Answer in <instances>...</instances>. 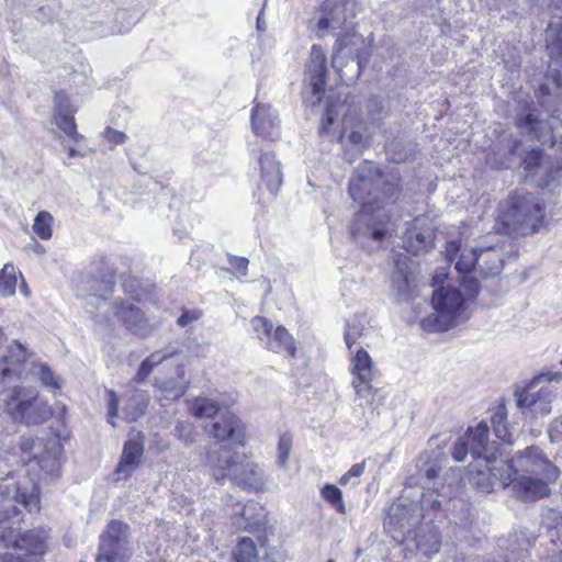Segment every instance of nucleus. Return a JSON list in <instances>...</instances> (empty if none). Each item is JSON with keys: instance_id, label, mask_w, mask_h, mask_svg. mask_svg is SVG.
Returning a JSON list of instances; mask_svg holds the SVG:
<instances>
[{"instance_id": "f8f14e48", "label": "nucleus", "mask_w": 562, "mask_h": 562, "mask_svg": "<svg viewBox=\"0 0 562 562\" xmlns=\"http://www.w3.org/2000/svg\"><path fill=\"white\" fill-rule=\"evenodd\" d=\"M424 508L420 501L411 499L409 496L401 495L394 502L385 519V528L397 541H409L411 536L422 524Z\"/></svg>"}, {"instance_id": "1a4fd4ad", "label": "nucleus", "mask_w": 562, "mask_h": 562, "mask_svg": "<svg viewBox=\"0 0 562 562\" xmlns=\"http://www.w3.org/2000/svg\"><path fill=\"white\" fill-rule=\"evenodd\" d=\"M488 426L486 422H480L475 428H469L453 445L451 456L454 461L463 462L470 453L472 458L484 463V468L493 477H497L501 469L492 467L496 462V447L488 442Z\"/></svg>"}, {"instance_id": "3c124183", "label": "nucleus", "mask_w": 562, "mask_h": 562, "mask_svg": "<svg viewBox=\"0 0 562 562\" xmlns=\"http://www.w3.org/2000/svg\"><path fill=\"white\" fill-rule=\"evenodd\" d=\"M175 435L184 443H192L196 437L195 427L189 422H179L175 428Z\"/></svg>"}, {"instance_id": "c756f323", "label": "nucleus", "mask_w": 562, "mask_h": 562, "mask_svg": "<svg viewBox=\"0 0 562 562\" xmlns=\"http://www.w3.org/2000/svg\"><path fill=\"white\" fill-rule=\"evenodd\" d=\"M265 346L269 351L283 355L285 358L295 357L296 348L294 338L283 326H278L272 330Z\"/></svg>"}, {"instance_id": "5701e85b", "label": "nucleus", "mask_w": 562, "mask_h": 562, "mask_svg": "<svg viewBox=\"0 0 562 562\" xmlns=\"http://www.w3.org/2000/svg\"><path fill=\"white\" fill-rule=\"evenodd\" d=\"M211 434L218 442L240 445L243 442V429L240 420L232 412L221 413L218 420L213 423Z\"/></svg>"}, {"instance_id": "f03ea898", "label": "nucleus", "mask_w": 562, "mask_h": 562, "mask_svg": "<svg viewBox=\"0 0 562 562\" xmlns=\"http://www.w3.org/2000/svg\"><path fill=\"white\" fill-rule=\"evenodd\" d=\"M40 502V494H13L12 497L3 499L0 508V547H12L26 553L0 554V562H40L38 557L46 550L47 531L34 529L21 533L18 527L22 520L18 506L29 513H37Z\"/></svg>"}, {"instance_id": "473e14b6", "label": "nucleus", "mask_w": 562, "mask_h": 562, "mask_svg": "<svg viewBox=\"0 0 562 562\" xmlns=\"http://www.w3.org/2000/svg\"><path fill=\"white\" fill-rule=\"evenodd\" d=\"M235 516H240L246 522L248 529H260L267 525V512L258 503L248 502L237 504L233 510Z\"/></svg>"}, {"instance_id": "c9c22d12", "label": "nucleus", "mask_w": 562, "mask_h": 562, "mask_svg": "<svg viewBox=\"0 0 562 562\" xmlns=\"http://www.w3.org/2000/svg\"><path fill=\"white\" fill-rule=\"evenodd\" d=\"M479 269L481 272L488 276L498 274L504 266L503 251L497 247H490L487 249H480Z\"/></svg>"}, {"instance_id": "c03bdc74", "label": "nucleus", "mask_w": 562, "mask_h": 562, "mask_svg": "<svg viewBox=\"0 0 562 562\" xmlns=\"http://www.w3.org/2000/svg\"><path fill=\"white\" fill-rule=\"evenodd\" d=\"M480 255L477 249H464L456 262V269L462 274L471 273L475 266H479Z\"/></svg>"}, {"instance_id": "6e6d98bb", "label": "nucleus", "mask_w": 562, "mask_h": 562, "mask_svg": "<svg viewBox=\"0 0 562 562\" xmlns=\"http://www.w3.org/2000/svg\"><path fill=\"white\" fill-rule=\"evenodd\" d=\"M228 261L238 273L246 276L249 263L247 258L228 255Z\"/></svg>"}, {"instance_id": "ea45409f", "label": "nucleus", "mask_w": 562, "mask_h": 562, "mask_svg": "<svg viewBox=\"0 0 562 562\" xmlns=\"http://www.w3.org/2000/svg\"><path fill=\"white\" fill-rule=\"evenodd\" d=\"M74 112V109H69L67 105L64 114L55 115V122L58 128L63 131L66 136L71 138L75 143H78L82 136L76 131V124L72 116Z\"/></svg>"}, {"instance_id": "a18cd8bd", "label": "nucleus", "mask_w": 562, "mask_h": 562, "mask_svg": "<svg viewBox=\"0 0 562 562\" xmlns=\"http://www.w3.org/2000/svg\"><path fill=\"white\" fill-rule=\"evenodd\" d=\"M236 562H257L255 542L250 538H241L234 552Z\"/></svg>"}, {"instance_id": "2eb2a0df", "label": "nucleus", "mask_w": 562, "mask_h": 562, "mask_svg": "<svg viewBox=\"0 0 562 562\" xmlns=\"http://www.w3.org/2000/svg\"><path fill=\"white\" fill-rule=\"evenodd\" d=\"M130 557L128 525L120 520H111L100 535L95 562H127Z\"/></svg>"}, {"instance_id": "052dcab7", "label": "nucleus", "mask_w": 562, "mask_h": 562, "mask_svg": "<svg viewBox=\"0 0 562 562\" xmlns=\"http://www.w3.org/2000/svg\"><path fill=\"white\" fill-rule=\"evenodd\" d=\"M201 313L199 311H186L178 318L177 323L180 327H186L194 321L199 319Z\"/></svg>"}, {"instance_id": "e2e57ef3", "label": "nucleus", "mask_w": 562, "mask_h": 562, "mask_svg": "<svg viewBox=\"0 0 562 562\" xmlns=\"http://www.w3.org/2000/svg\"><path fill=\"white\" fill-rule=\"evenodd\" d=\"M562 434V423H555L551 429H550V438H551V441H558L559 438H558V435L557 434Z\"/></svg>"}, {"instance_id": "a878e982", "label": "nucleus", "mask_w": 562, "mask_h": 562, "mask_svg": "<svg viewBox=\"0 0 562 562\" xmlns=\"http://www.w3.org/2000/svg\"><path fill=\"white\" fill-rule=\"evenodd\" d=\"M373 381L351 383L355 391V402L362 408V414L369 409L373 412L384 402V394L381 389L372 384Z\"/></svg>"}, {"instance_id": "680f3d73", "label": "nucleus", "mask_w": 562, "mask_h": 562, "mask_svg": "<svg viewBox=\"0 0 562 562\" xmlns=\"http://www.w3.org/2000/svg\"><path fill=\"white\" fill-rule=\"evenodd\" d=\"M325 501L336 508L339 513H345V505L342 502V494H323Z\"/></svg>"}, {"instance_id": "7c9ffc66", "label": "nucleus", "mask_w": 562, "mask_h": 562, "mask_svg": "<svg viewBox=\"0 0 562 562\" xmlns=\"http://www.w3.org/2000/svg\"><path fill=\"white\" fill-rule=\"evenodd\" d=\"M417 529L418 531L411 536V540L415 542L417 550L427 557L437 553L440 548V538L437 529L428 524L419 525Z\"/></svg>"}, {"instance_id": "4d7b16f0", "label": "nucleus", "mask_w": 562, "mask_h": 562, "mask_svg": "<svg viewBox=\"0 0 562 562\" xmlns=\"http://www.w3.org/2000/svg\"><path fill=\"white\" fill-rule=\"evenodd\" d=\"M67 105L69 106V109H72L69 103L67 94L64 92H57L55 94V110H56L55 115L64 114L65 109H67Z\"/></svg>"}, {"instance_id": "774afa93", "label": "nucleus", "mask_w": 562, "mask_h": 562, "mask_svg": "<svg viewBox=\"0 0 562 562\" xmlns=\"http://www.w3.org/2000/svg\"><path fill=\"white\" fill-rule=\"evenodd\" d=\"M262 12L259 13L258 18H257V27L259 30H263L265 29V22L262 21Z\"/></svg>"}, {"instance_id": "412c9836", "label": "nucleus", "mask_w": 562, "mask_h": 562, "mask_svg": "<svg viewBox=\"0 0 562 562\" xmlns=\"http://www.w3.org/2000/svg\"><path fill=\"white\" fill-rule=\"evenodd\" d=\"M416 286V277L408 267L407 256L401 254L395 256L392 288L396 295L401 300L408 301L415 296Z\"/></svg>"}, {"instance_id": "f3484780", "label": "nucleus", "mask_w": 562, "mask_h": 562, "mask_svg": "<svg viewBox=\"0 0 562 562\" xmlns=\"http://www.w3.org/2000/svg\"><path fill=\"white\" fill-rule=\"evenodd\" d=\"M112 317L97 315L98 324L111 327L117 322L130 333L139 337H147L154 331V326L149 324L144 313L134 304L123 301H115L112 306Z\"/></svg>"}, {"instance_id": "ddd939ff", "label": "nucleus", "mask_w": 562, "mask_h": 562, "mask_svg": "<svg viewBox=\"0 0 562 562\" xmlns=\"http://www.w3.org/2000/svg\"><path fill=\"white\" fill-rule=\"evenodd\" d=\"M355 217L350 234L352 239L368 251L380 249L382 241L390 234V218L384 212L370 213L369 205Z\"/></svg>"}, {"instance_id": "de8ad7c7", "label": "nucleus", "mask_w": 562, "mask_h": 562, "mask_svg": "<svg viewBox=\"0 0 562 562\" xmlns=\"http://www.w3.org/2000/svg\"><path fill=\"white\" fill-rule=\"evenodd\" d=\"M367 461L363 460L355 463L345 474L339 479V484L344 487L356 488L360 482V477L364 473Z\"/></svg>"}, {"instance_id": "6e6552de", "label": "nucleus", "mask_w": 562, "mask_h": 562, "mask_svg": "<svg viewBox=\"0 0 562 562\" xmlns=\"http://www.w3.org/2000/svg\"><path fill=\"white\" fill-rule=\"evenodd\" d=\"M2 409L14 422L25 425H40L52 415L50 406L40 398L35 390L14 386L7 391Z\"/></svg>"}, {"instance_id": "5fc2aeb1", "label": "nucleus", "mask_w": 562, "mask_h": 562, "mask_svg": "<svg viewBox=\"0 0 562 562\" xmlns=\"http://www.w3.org/2000/svg\"><path fill=\"white\" fill-rule=\"evenodd\" d=\"M105 139L113 145L124 144L127 139L125 133L108 127L104 132Z\"/></svg>"}, {"instance_id": "bb28decb", "label": "nucleus", "mask_w": 562, "mask_h": 562, "mask_svg": "<svg viewBox=\"0 0 562 562\" xmlns=\"http://www.w3.org/2000/svg\"><path fill=\"white\" fill-rule=\"evenodd\" d=\"M143 456V445L137 440L125 442L121 461L114 472L115 481L127 479L138 467Z\"/></svg>"}, {"instance_id": "338daca9", "label": "nucleus", "mask_w": 562, "mask_h": 562, "mask_svg": "<svg viewBox=\"0 0 562 562\" xmlns=\"http://www.w3.org/2000/svg\"><path fill=\"white\" fill-rule=\"evenodd\" d=\"M321 492L334 493V492H341V491L336 485H334V484H325L323 486V488L321 490Z\"/></svg>"}, {"instance_id": "58836bf2", "label": "nucleus", "mask_w": 562, "mask_h": 562, "mask_svg": "<svg viewBox=\"0 0 562 562\" xmlns=\"http://www.w3.org/2000/svg\"><path fill=\"white\" fill-rule=\"evenodd\" d=\"M505 417L506 414L504 408H498L497 412L492 417L493 429L495 436L498 439L503 440L508 445H513L515 442V434L508 427L507 423L505 422Z\"/></svg>"}, {"instance_id": "4c0bfd02", "label": "nucleus", "mask_w": 562, "mask_h": 562, "mask_svg": "<svg viewBox=\"0 0 562 562\" xmlns=\"http://www.w3.org/2000/svg\"><path fill=\"white\" fill-rule=\"evenodd\" d=\"M191 414L198 418H210L221 413L220 404L212 398L199 396L190 403Z\"/></svg>"}, {"instance_id": "dca6fc26", "label": "nucleus", "mask_w": 562, "mask_h": 562, "mask_svg": "<svg viewBox=\"0 0 562 562\" xmlns=\"http://www.w3.org/2000/svg\"><path fill=\"white\" fill-rule=\"evenodd\" d=\"M560 373L541 374L535 378L531 383L519 394L517 404L524 414L533 417L543 416L550 413L551 403L555 397L550 382L560 378Z\"/></svg>"}, {"instance_id": "f704fd0d", "label": "nucleus", "mask_w": 562, "mask_h": 562, "mask_svg": "<svg viewBox=\"0 0 562 562\" xmlns=\"http://www.w3.org/2000/svg\"><path fill=\"white\" fill-rule=\"evenodd\" d=\"M89 290L91 293L87 297L86 306H99L100 302H103L114 291L115 282L113 278L105 277L102 279L90 278L88 280Z\"/></svg>"}, {"instance_id": "f257e3e1", "label": "nucleus", "mask_w": 562, "mask_h": 562, "mask_svg": "<svg viewBox=\"0 0 562 562\" xmlns=\"http://www.w3.org/2000/svg\"><path fill=\"white\" fill-rule=\"evenodd\" d=\"M358 0H326L317 21V35L324 37L329 32L345 30L334 48L331 66L340 80L347 85L356 81L369 58V46L364 38L351 32V20L357 15Z\"/></svg>"}, {"instance_id": "6ab92c4d", "label": "nucleus", "mask_w": 562, "mask_h": 562, "mask_svg": "<svg viewBox=\"0 0 562 562\" xmlns=\"http://www.w3.org/2000/svg\"><path fill=\"white\" fill-rule=\"evenodd\" d=\"M513 100L515 125L522 134L530 135L537 140H542L550 134L551 127L547 122L539 120L535 102L529 94L518 93Z\"/></svg>"}, {"instance_id": "69168bd1", "label": "nucleus", "mask_w": 562, "mask_h": 562, "mask_svg": "<svg viewBox=\"0 0 562 562\" xmlns=\"http://www.w3.org/2000/svg\"><path fill=\"white\" fill-rule=\"evenodd\" d=\"M33 251L37 255H43L45 254V248L38 241L33 240Z\"/></svg>"}, {"instance_id": "0eeeda50", "label": "nucleus", "mask_w": 562, "mask_h": 562, "mask_svg": "<svg viewBox=\"0 0 562 562\" xmlns=\"http://www.w3.org/2000/svg\"><path fill=\"white\" fill-rule=\"evenodd\" d=\"M21 450L27 457V472H35L37 469L41 475L33 481L32 492H40L42 481L54 479L59 472V457L61 446L56 439L44 440L41 438L23 437Z\"/></svg>"}, {"instance_id": "4468645a", "label": "nucleus", "mask_w": 562, "mask_h": 562, "mask_svg": "<svg viewBox=\"0 0 562 562\" xmlns=\"http://www.w3.org/2000/svg\"><path fill=\"white\" fill-rule=\"evenodd\" d=\"M104 401L108 423L115 427L117 418L132 423L142 417L148 405V395L146 392L133 390L120 397L116 392L106 389Z\"/></svg>"}, {"instance_id": "79ce46f5", "label": "nucleus", "mask_w": 562, "mask_h": 562, "mask_svg": "<svg viewBox=\"0 0 562 562\" xmlns=\"http://www.w3.org/2000/svg\"><path fill=\"white\" fill-rule=\"evenodd\" d=\"M544 155L540 149H531L522 156L521 165L527 176H536L543 168Z\"/></svg>"}, {"instance_id": "603ef678", "label": "nucleus", "mask_w": 562, "mask_h": 562, "mask_svg": "<svg viewBox=\"0 0 562 562\" xmlns=\"http://www.w3.org/2000/svg\"><path fill=\"white\" fill-rule=\"evenodd\" d=\"M364 330L366 328L360 322H352L347 325L345 341L349 350H351L356 341L364 335Z\"/></svg>"}, {"instance_id": "9d476101", "label": "nucleus", "mask_w": 562, "mask_h": 562, "mask_svg": "<svg viewBox=\"0 0 562 562\" xmlns=\"http://www.w3.org/2000/svg\"><path fill=\"white\" fill-rule=\"evenodd\" d=\"M434 313L422 319L427 331H445L458 325L464 311L462 293L452 286H442L431 295Z\"/></svg>"}, {"instance_id": "72a5a7b5", "label": "nucleus", "mask_w": 562, "mask_h": 562, "mask_svg": "<svg viewBox=\"0 0 562 562\" xmlns=\"http://www.w3.org/2000/svg\"><path fill=\"white\" fill-rule=\"evenodd\" d=\"M178 353H179V350L171 345H168L164 349L157 350V351L150 353L139 364L138 370L136 372L135 380L138 383L144 382L158 364L173 358Z\"/></svg>"}, {"instance_id": "a19ab883", "label": "nucleus", "mask_w": 562, "mask_h": 562, "mask_svg": "<svg viewBox=\"0 0 562 562\" xmlns=\"http://www.w3.org/2000/svg\"><path fill=\"white\" fill-rule=\"evenodd\" d=\"M32 373L38 378L45 387L53 391L60 389L59 376H57L46 363H33Z\"/></svg>"}, {"instance_id": "9b49d317", "label": "nucleus", "mask_w": 562, "mask_h": 562, "mask_svg": "<svg viewBox=\"0 0 562 562\" xmlns=\"http://www.w3.org/2000/svg\"><path fill=\"white\" fill-rule=\"evenodd\" d=\"M223 456L211 453L207 457L209 463L214 468L216 480L220 476L221 479L228 476L240 488H250L256 492L265 488V474L258 464L249 461L245 464H239L236 460L237 456H231L229 451L226 450V446L223 447Z\"/></svg>"}, {"instance_id": "39448f33", "label": "nucleus", "mask_w": 562, "mask_h": 562, "mask_svg": "<svg viewBox=\"0 0 562 562\" xmlns=\"http://www.w3.org/2000/svg\"><path fill=\"white\" fill-rule=\"evenodd\" d=\"M306 81L311 90V95L306 101L312 105H319L323 101L326 103L325 112L321 123L319 132L328 134L329 127L339 115L340 110L345 103L339 99L334 100V94L330 92L325 95V85L327 76L326 55L321 45L314 44L311 48L310 60L305 69Z\"/></svg>"}, {"instance_id": "0e129e2a", "label": "nucleus", "mask_w": 562, "mask_h": 562, "mask_svg": "<svg viewBox=\"0 0 562 562\" xmlns=\"http://www.w3.org/2000/svg\"><path fill=\"white\" fill-rule=\"evenodd\" d=\"M496 1V4L497 7L501 9V8H508L510 5H513L516 0H495Z\"/></svg>"}, {"instance_id": "aec40b11", "label": "nucleus", "mask_w": 562, "mask_h": 562, "mask_svg": "<svg viewBox=\"0 0 562 562\" xmlns=\"http://www.w3.org/2000/svg\"><path fill=\"white\" fill-rule=\"evenodd\" d=\"M31 353L18 340L12 341L0 355V384L21 379Z\"/></svg>"}, {"instance_id": "393cba45", "label": "nucleus", "mask_w": 562, "mask_h": 562, "mask_svg": "<svg viewBox=\"0 0 562 562\" xmlns=\"http://www.w3.org/2000/svg\"><path fill=\"white\" fill-rule=\"evenodd\" d=\"M258 165L262 183L272 196H276L282 183L281 165L270 151L260 153Z\"/></svg>"}, {"instance_id": "37998d69", "label": "nucleus", "mask_w": 562, "mask_h": 562, "mask_svg": "<svg viewBox=\"0 0 562 562\" xmlns=\"http://www.w3.org/2000/svg\"><path fill=\"white\" fill-rule=\"evenodd\" d=\"M53 215L49 212L41 211L34 218L33 231L43 240H48L53 235Z\"/></svg>"}, {"instance_id": "864d4df0", "label": "nucleus", "mask_w": 562, "mask_h": 562, "mask_svg": "<svg viewBox=\"0 0 562 562\" xmlns=\"http://www.w3.org/2000/svg\"><path fill=\"white\" fill-rule=\"evenodd\" d=\"M460 284L468 300L476 297V295L480 292L479 280L474 278L471 273L462 274L460 278Z\"/></svg>"}, {"instance_id": "423d86ee", "label": "nucleus", "mask_w": 562, "mask_h": 562, "mask_svg": "<svg viewBox=\"0 0 562 562\" xmlns=\"http://www.w3.org/2000/svg\"><path fill=\"white\" fill-rule=\"evenodd\" d=\"M398 191L397 183L384 179L381 170L370 161L360 164L349 182L350 196L362 205L382 203L383 198L392 200Z\"/></svg>"}, {"instance_id": "cd10ccee", "label": "nucleus", "mask_w": 562, "mask_h": 562, "mask_svg": "<svg viewBox=\"0 0 562 562\" xmlns=\"http://www.w3.org/2000/svg\"><path fill=\"white\" fill-rule=\"evenodd\" d=\"M162 397L170 401L180 398L189 389L190 380L186 378L183 363L176 367V378L161 379L156 381Z\"/></svg>"}, {"instance_id": "8fccbe9b", "label": "nucleus", "mask_w": 562, "mask_h": 562, "mask_svg": "<svg viewBox=\"0 0 562 562\" xmlns=\"http://www.w3.org/2000/svg\"><path fill=\"white\" fill-rule=\"evenodd\" d=\"M251 326L257 337L266 342L273 330L272 324L265 317L256 316L251 319Z\"/></svg>"}, {"instance_id": "c85d7f7f", "label": "nucleus", "mask_w": 562, "mask_h": 562, "mask_svg": "<svg viewBox=\"0 0 562 562\" xmlns=\"http://www.w3.org/2000/svg\"><path fill=\"white\" fill-rule=\"evenodd\" d=\"M521 143L514 136L502 140V147L487 156V164L495 169H508L514 164V156L517 154Z\"/></svg>"}, {"instance_id": "2f4dec72", "label": "nucleus", "mask_w": 562, "mask_h": 562, "mask_svg": "<svg viewBox=\"0 0 562 562\" xmlns=\"http://www.w3.org/2000/svg\"><path fill=\"white\" fill-rule=\"evenodd\" d=\"M350 373L352 374L351 383L368 382L374 379L372 359L362 347L350 358Z\"/></svg>"}, {"instance_id": "e433bc0d", "label": "nucleus", "mask_w": 562, "mask_h": 562, "mask_svg": "<svg viewBox=\"0 0 562 562\" xmlns=\"http://www.w3.org/2000/svg\"><path fill=\"white\" fill-rule=\"evenodd\" d=\"M550 57L562 66V22H550L546 30Z\"/></svg>"}, {"instance_id": "20e7f679", "label": "nucleus", "mask_w": 562, "mask_h": 562, "mask_svg": "<svg viewBox=\"0 0 562 562\" xmlns=\"http://www.w3.org/2000/svg\"><path fill=\"white\" fill-rule=\"evenodd\" d=\"M508 235L527 236L539 232L544 222L543 201L524 189L516 190L501 214Z\"/></svg>"}, {"instance_id": "49530a36", "label": "nucleus", "mask_w": 562, "mask_h": 562, "mask_svg": "<svg viewBox=\"0 0 562 562\" xmlns=\"http://www.w3.org/2000/svg\"><path fill=\"white\" fill-rule=\"evenodd\" d=\"M16 286L15 269L12 265L7 263L0 270V294L10 296L14 293Z\"/></svg>"}, {"instance_id": "4be33fe9", "label": "nucleus", "mask_w": 562, "mask_h": 562, "mask_svg": "<svg viewBox=\"0 0 562 562\" xmlns=\"http://www.w3.org/2000/svg\"><path fill=\"white\" fill-rule=\"evenodd\" d=\"M428 220L425 216L416 217L413 225L405 233V248L408 252L418 255L434 248L435 233L431 227H425Z\"/></svg>"}, {"instance_id": "a211bd4d", "label": "nucleus", "mask_w": 562, "mask_h": 562, "mask_svg": "<svg viewBox=\"0 0 562 562\" xmlns=\"http://www.w3.org/2000/svg\"><path fill=\"white\" fill-rule=\"evenodd\" d=\"M439 468L435 462L418 469L417 473L407 477L405 488H422L425 492H439L443 488H460L462 483V471L460 468L450 469L439 481Z\"/></svg>"}, {"instance_id": "09e8293b", "label": "nucleus", "mask_w": 562, "mask_h": 562, "mask_svg": "<svg viewBox=\"0 0 562 562\" xmlns=\"http://www.w3.org/2000/svg\"><path fill=\"white\" fill-rule=\"evenodd\" d=\"M292 449V437L289 434H283L279 438L277 448V464L284 468L288 463L290 452Z\"/></svg>"}, {"instance_id": "bf43d9fd", "label": "nucleus", "mask_w": 562, "mask_h": 562, "mask_svg": "<svg viewBox=\"0 0 562 562\" xmlns=\"http://www.w3.org/2000/svg\"><path fill=\"white\" fill-rule=\"evenodd\" d=\"M461 250V241L460 240H450L446 244V258L448 261H453L458 258V255Z\"/></svg>"}, {"instance_id": "7ed1b4c3", "label": "nucleus", "mask_w": 562, "mask_h": 562, "mask_svg": "<svg viewBox=\"0 0 562 562\" xmlns=\"http://www.w3.org/2000/svg\"><path fill=\"white\" fill-rule=\"evenodd\" d=\"M499 487H510L513 492H541L560 476L555 467L538 447L519 451L514 459L502 467Z\"/></svg>"}, {"instance_id": "b1692460", "label": "nucleus", "mask_w": 562, "mask_h": 562, "mask_svg": "<svg viewBox=\"0 0 562 562\" xmlns=\"http://www.w3.org/2000/svg\"><path fill=\"white\" fill-rule=\"evenodd\" d=\"M279 127L277 112L268 104L257 103L251 111L252 132L262 138H272Z\"/></svg>"}, {"instance_id": "13d9d810", "label": "nucleus", "mask_w": 562, "mask_h": 562, "mask_svg": "<svg viewBox=\"0 0 562 562\" xmlns=\"http://www.w3.org/2000/svg\"><path fill=\"white\" fill-rule=\"evenodd\" d=\"M67 105L69 106V109H72L69 103L67 94L64 92H57L55 94V110H56L55 115L64 114L65 109H67Z\"/></svg>"}]
</instances>
